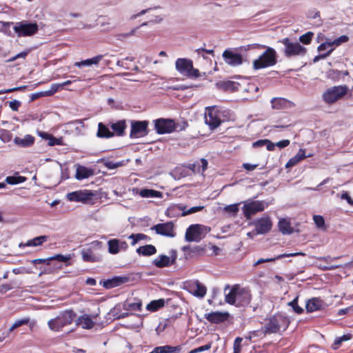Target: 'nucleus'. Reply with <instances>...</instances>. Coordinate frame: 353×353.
<instances>
[{
  "label": "nucleus",
  "instance_id": "nucleus-1",
  "mask_svg": "<svg viewBox=\"0 0 353 353\" xmlns=\"http://www.w3.org/2000/svg\"><path fill=\"white\" fill-rule=\"evenodd\" d=\"M290 323V321L287 316L281 313H277L268 319L261 330L254 332L253 334H263L266 335L268 334L279 333L285 331L288 327Z\"/></svg>",
  "mask_w": 353,
  "mask_h": 353
},
{
  "label": "nucleus",
  "instance_id": "nucleus-2",
  "mask_svg": "<svg viewBox=\"0 0 353 353\" xmlns=\"http://www.w3.org/2000/svg\"><path fill=\"white\" fill-rule=\"evenodd\" d=\"M77 317V314L72 309L65 310L55 318L48 321L49 328L54 332H60L65 326L71 325Z\"/></svg>",
  "mask_w": 353,
  "mask_h": 353
},
{
  "label": "nucleus",
  "instance_id": "nucleus-3",
  "mask_svg": "<svg viewBox=\"0 0 353 353\" xmlns=\"http://www.w3.org/2000/svg\"><path fill=\"white\" fill-rule=\"evenodd\" d=\"M349 88L346 85H334L326 89L322 94L323 101L332 105L343 99L348 94Z\"/></svg>",
  "mask_w": 353,
  "mask_h": 353
},
{
  "label": "nucleus",
  "instance_id": "nucleus-4",
  "mask_svg": "<svg viewBox=\"0 0 353 353\" xmlns=\"http://www.w3.org/2000/svg\"><path fill=\"white\" fill-rule=\"evenodd\" d=\"M277 63L276 52L270 47H266L265 51L253 61V68L259 70L273 66Z\"/></svg>",
  "mask_w": 353,
  "mask_h": 353
},
{
  "label": "nucleus",
  "instance_id": "nucleus-5",
  "mask_svg": "<svg viewBox=\"0 0 353 353\" xmlns=\"http://www.w3.org/2000/svg\"><path fill=\"white\" fill-rule=\"evenodd\" d=\"M279 42L284 45L283 54L285 57H303L307 52V49L298 42H293L290 38L286 37Z\"/></svg>",
  "mask_w": 353,
  "mask_h": 353
},
{
  "label": "nucleus",
  "instance_id": "nucleus-6",
  "mask_svg": "<svg viewBox=\"0 0 353 353\" xmlns=\"http://www.w3.org/2000/svg\"><path fill=\"white\" fill-rule=\"evenodd\" d=\"M154 130L159 134H169L176 130L177 125L172 119L159 118L154 120Z\"/></svg>",
  "mask_w": 353,
  "mask_h": 353
},
{
  "label": "nucleus",
  "instance_id": "nucleus-7",
  "mask_svg": "<svg viewBox=\"0 0 353 353\" xmlns=\"http://www.w3.org/2000/svg\"><path fill=\"white\" fill-rule=\"evenodd\" d=\"M14 30L18 37H30L38 32L39 26L37 23L22 21L16 23L14 26Z\"/></svg>",
  "mask_w": 353,
  "mask_h": 353
},
{
  "label": "nucleus",
  "instance_id": "nucleus-8",
  "mask_svg": "<svg viewBox=\"0 0 353 353\" xmlns=\"http://www.w3.org/2000/svg\"><path fill=\"white\" fill-rule=\"evenodd\" d=\"M131 129L130 132V137L131 139L144 137L149 133V122L148 121H130Z\"/></svg>",
  "mask_w": 353,
  "mask_h": 353
},
{
  "label": "nucleus",
  "instance_id": "nucleus-9",
  "mask_svg": "<svg viewBox=\"0 0 353 353\" xmlns=\"http://www.w3.org/2000/svg\"><path fill=\"white\" fill-rule=\"evenodd\" d=\"M265 209V203L262 201H244V216L250 219L252 215L263 212Z\"/></svg>",
  "mask_w": 353,
  "mask_h": 353
},
{
  "label": "nucleus",
  "instance_id": "nucleus-10",
  "mask_svg": "<svg viewBox=\"0 0 353 353\" xmlns=\"http://www.w3.org/2000/svg\"><path fill=\"white\" fill-rule=\"evenodd\" d=\"M95 194L89 190H77L67 194V199L70 201L87 203L93 199Z\"/></svg>",
  "mask_w": 353,
  "mask_h": 353
},
{
  "label": "nucleus",
  "instance_id": "nucleus-11",
  "mask_svg": "<svg viewBox=\"0 0 353 353\" xmlns=\"http://www.w3.org/2000/svg\"><path fill=\"white\" fill-rule=\"evenodd\" d=\"M205 123L211 130L219 127L222 121L220 117L219 111L215 107L209 108L205 114Z\"/></svg>",
  "mask_w": 353,
  "mask_h": 353
},
{
  "label": "nucleus",
  "instance_id": "nucleus-12",
  "mask_svg": "<svg viewBox=\"0 0 353 353\" xmlns=\"http://www.w3.org/2000/svg\"><path fill=\"white\" fill-rule=\"evenodd\" d=\"M204 226L199 224L191 225L185 232V239L187 241H199L202 238V232Z\"/></svg>",
  "mask_w": 353,
  "mask_h": 353
},
{
  "label": "nucleus",
  "instance_id": "nucleus-13",
  "mask_svg": "<svg viewBox=\"0 0 353 353\" xmlns=\"http://www.w3.org/2000/svg\"><path fill=\"white\" fill-rule=\"evenodd\" d=\"M224 61L232 66L241 65L243 63V57L240 53L235 52L232 49H226L223 52Z\"/></svg>",
  "mask_w": 353,
  "mask_h": 353
},
{
  "label": "nucleus",
  "instance_id": "nucleus-14",
  "mask_svg": "<svg viewBox=\"0 0 353 353\" xmlns=\"http://www.w3.org/2000/svg\"><path fill=\"white\" fill-rule=\"evenodd\" d=\"M185 288L191 294L196 297L203 298L207 292L206 287L199 281L187 282Z\"/></svg>",
  "mask_w": 353,
  "mask_h": 353
},
{
  "label": "nucleus",
  "instance_id": "nucleus-15",
  "mask_svg": "<svg viewBox=\"0 0 353 353\" xmlns=\"http://www.w3.org/2000/svg\"><path fill=\"white\" fill-rule=\"evenodd\" d=\"M174 227V223L172 221H168L163 223H158L154 225L151 229L155 230L157 234L174 237L176 234Z\"/></svg>",
  "mask_w": 353,
  "mask_h": 353
},
{
  "label": "nucleus",
  "instance_id": "nucleus-16",
  "mask_svg": "<svg viewBox=\"0 0 353 353\" xmlns=\"http://www.w3.org/2000/svg\"><path fill=\"white\" fill-rule=\"evenodd\" d=\"M234 79H241V77L240 76L232 77L230 80L221 81L218 82L216 85L219 89L225 92H234L239 90L241 86V83L233 80Z\"/></svg>",
  "mask_w": 353,
  "mask_h": 353
},
{
  "label": "nucleus",
  "instance_id": "nucleus-17",
  "mask_svg": "<svg viewBox=\"0 0 353 353\" xmlns=\"http://www.w3.org/2000/svg\"><path fill=\"white\" fill-rule=\"evenodd\" d=\"M256 234H265L270 231L272 227V223L269 216H263L254 223Z\"/></svg>",
  "mask_w": 353,
  "mask_h": 353
},
{
  "label": "nucleus",
  "instance_id": "nucleus-18",
  "mask_svg": "<svg viewBox=\"0 0 353 353\" xmlns=\"http://www.w3.org/2000/svg\"><path fill=\"white\" fill-rule=\"evenodd\" d=\"M205 318L211 323H221L228 320V314L221 312H212L205 314Z\"/></svg>",
  "mask_w": 353,
  "mask_h": 353
},
{
  "label": "nucleus",
  "instance_id": "nucleus-19",
  "mask_svg": "<svg viewBox=\"0 0 353 353\" xmlns=\"http://www.w3.org/2000/svg\"><path fill=\"white\" fill-rule=\"evenodd\" d=\"M110 127L112 130V132L114 133V136L123 137L125 135L127 124L125 120H119L110 123Z\"/></svg>",
  "mask_w": 353,
  "mask_h": 353
},
{
  "label": "nucleus",
  "instance_id": "nucleus-20",
  "mask_svg": "<svg viewBox=\"0 0 353 353\" xmlns=\"http://www.w3.org/2000/svg\"><path fill=\"white\" fill-rule=\"evenodd\" d=\"M129 281L128 276H114L111 279H108L104 281L103 286L107 289H111L121 284L125 283Z\"/></svg>",
  "mask_w": 353,
  "mask_h": 353
},
{
  "label": "nucleus",
  "instance_id": "nucleus-21",
  "mask_svg": "<svg viewBox=\"0 0 353 353\" xmlns=\"http://www.w3.org/2000/svg\"><path fill=\"white\" fill-rule=\"evenodd\" d=\"M192 61L190 59L179 58L176 61V69L181 74H186L190 68H192Z\"/></svg>",
  "mask_w": 353,
  "mask_h": 353
},
{
  "label": "nucleus",
  "instance_id": "nucleus-22",
  "mask_svg": "<svg viewBox=\"0 0 353 353\" xmlns=\"http://www.w3.org/2000/svg\"><path fill=\"white\" fill-rule=\"evenodd\" d=\"M307 157L305 154V150L303 148H300L298 153L290 158L289 161L285 164V168H291L296 165H297L299 162L303 161Z\"/></svg>",
  "mask_w": 353,
  "mask_h": 353
},
{
  "label": "nucleus",
  "instance_id": "nucleus-23",
  "mask_svg": "<svg viewBox=\"0 0 353 353\" xmlns=\"http://www.w3.org/2000/svg\"><path fill=\"white\" fill-rule=\"evenodd\" d=\"M48 236L46 235L39 236L35 237L32 239L28 240L26 243H20L19 244V247L21 248H23L25 247H36L39 245H41L43 243L47 241Z\"/></svg>",
  "mask_w": 353,
  "mask_h": 353
},
{
  "label": "nucleus",
  "instance_id": "nucleus-24",
  "mask_svg": "<svg viewBox=\"0 0 353 353\" xmlns=\"http://www.w3.org/2000/svg\"><path fill=\"white\" fill-rule=\"evenodd\" d=\"M75 322L77 325L81 326L83 329H91L94 325V322L88 314L80 316Z\"/></svg>",
  "mask_w": 353,
  "mask_h": 353
},
{
  "label": "nucleus",
  "instance_id": "nucleus-25",
  "mask_svg": "<svg viewBox=\"0 0 353 353\" xmlns=\"http://www.w3.org/2000/svg\"><path fill=\"white\" fill-rule=\"evenodd\" d=\"M272 107L276 110H283L291 107L293 103L284 98H274L271 101Z\"/></svg>",
  "mask_w": 353,
  "mask_h": 353
},
{
  "label": "nucleus",
  "instance_id": "nucleus-26",
  "mask_svg": "<svg viewBox=\"0 0 353 353\" xmlns=\"http://www.w3.org/2000/svg\"><path fill=\"white\" fill-rule=\"evenodd\" d=\"M94 175V170L92 168H88L83 165H78L76 170L75 177L78 180L88 179Z\"/></svg>",
  "mask_w": 353,
  "mask_h": 353
},
{
  "label": "nucleus",
  "instance_id": "nucleus-27",
  "mask_svg": "<svg viewBox=\"0 0 353 353\" xmlns=\"http://www.w3.org/2000/svg\"><path fill=\"white\" fill-rule=\"evenodd\" d=\"M97 137L101 139H110L114 137V133L103 123H98Z\"/></svg>",
  "mask_w": 353,
  "mask_h": 353
},
{
  "label": "nucleus",
  "instance_id": "nucleus-28",
  "mask_svg": "<svg viewBox=\"0 0 353 353\" xmlns=\"http://www.w3.org/2000/svg\"><path fill=\"white\" fill-rule=\"evenodd\" d=\"M347 70L341 71L336 69L330 70L327 72V78L333 81L334 82L339 81L341 79H343L345 76L349 75Z\"/></svg>",
  "mask_w": 353,
  "mask_h": 353
},
{
  "label": "nucleus",
  "instance_id": "nucleus-29",
  "mask_svg": "<svg viewBox=\"0 0 353 353\" xmlns=\"http://www.w3.org/2000/svg\"><path fill=\"white\" fill-rule=\"evenodd\" d=\"M322 303L323 301L320 298H312L307 301L305 308L308 312H312L320 310Z\"/></svg>",
  "mask_w": 353,
  "mask_h": 353
},
{
  "label": "nucleus",
  "instance_id": "nucleus-30",
  "mask_svg": "<svg viewBox=\"0 0 353 353\" xmlns=\"http://www.w3.org/2000/svg\"><path fill=\"white\" fill-rule=\"evenodd\" d=\"M103 58V55L100 54L94 57L91 59H88L85 60H83L81 61L75 62L74 65L79 68H81L83 66H90L92 65H98Z\"/></svg>",
  "mask_w": 353,
  "mask_h": 353
},
{
  "label": "nucleus",
  "instance_id": "nucleus-31",
  "mask_svg": "<svg viewBox=\"0 0 353 353\" xmlns=\"http://www.w3.org/2000/svg\"><path fill=\"white\" fill-rule=\"evenodd\" d=\"M137 252L139 255L149 256L157 253V249L154 245L148 244L140 246L137 249Z\"/></svg>",
  "mask_w": 353,
  "mask_h": 353
},
{
  "label": "nucleus",
  "instance_id": "nucleus-32",
  "mask_svg": "<svg viewBox=\"0 0 353 353\" xmlns=\"http://www.w3.org/2000/svg\"><path fill=\"white\" fill-rule=\"evenodd\" d=\"M152 263L159 268L168 267L170 265V258L166 255L161 254L155 259Z\"/></svg>",
  "mask_w": 353,
  "mask_h": 353
},
{
  "label": "nucleus",
  "instance_id": "nucleus-33",
  "mask_svg": "<svg viewBox=\"0 0 353 353\" xmlns=\"http://www.w3.org/2000/svg\"><path fill=\"white\" fill-rule=\"evenodd\" d=\"M278 226L280 232L283 234H290L293 232V228L291 226L290 221L285 219H281L278 223Z\"/></svg>",
  "mask_w": 353,
  "mask_h": 353
},
{
  "label": "nucleus",
  "instance_id": "nucleus-34",
  "mask_svg": "<svg viewBox=\"0 0 353 353\" xmlns=\"http://www.w3.org/2000/svg\"><path fill=\"white\" fill-rule=\"evenodd\" d=\"M165 303V301L164 299L154 300L147 305L146 309L150 312H156L164 307Z\"/></svg>",
  "mask_w": 353,
  "mask_h": 353
},
{
  "label": "nucleus",
  "instance_id": "nucleus-35",
  "mask_svg": "<svg viewBox=\"0 0 353 353\" xmlns=\"http://www.w3.org/2000/svg\"><path fill=\"white\" fill-rule=\"evenodd\" d=\"M140 196L144 198H161L162 192L150 189H142L139 193Z\"/></svg>",
  "mask_w": 353,
  "mask_h": 353
},
{
  "label": "nucleus",
  "instance_id": "nucleus-36",
  "mask_svg": "<svg viewBox=\"0 0 353 353\" xmlns=\"http://www.w3.org/2000/svg\"><path fill=\"white\" fill-rule=\"evenodd\" d=\"M108 252L112 254H117L120 252V241L117 239H110L108 241Z\"/></svg>",
  "mask_w": 353,
  "mask_h": 353
},
{
  "label": "nucleus",
  "instance_id": "nucleus-37",
  "mask_svg": "<svg viewBox=\"0 0 353 353\" xmlns=\"http://www.w3.org/2000/svg\"><path fill=\"white\" fill-rule=\"evenodd\" d=\"M298 255H305L304 253L303 252H296V253H289V254H280L278 256H276V258L274 259H259L256 263H255V265H257L259 264H261L262 263H265V262H270V261H275L276 259H283L284 257H289V256H298Z\"/></svg>",
  "mask_w": 353,
  "mask_h": 353
},
{
  "label": "nucleus",
  "instance_id": "nucleus-38",
  "mask_svg": "<svg viewBox=\"0 0 353 353\" xmlns=\"http://www.w3.org/2000/svg\"><path fill=\"white\" fill-rule=\"evenodd\" d=\"M15 142L23 147H29L34 142V137L32 135L27 134L23 139L16 138Z\"/></svg>",
  "mask_w": 353,
  "mask_h": 353
},
{
  "label": "nucleus",
  "instance_id": "nucleus-39",
  "mask_svg": "<svg viewBox=\"0 0 353 353\" xmlns=\"http://www.w3.org/2000/svg\"><path fill=\"white\" fill-rule=\"evenodd\" d=\"M238 286L234 285L228 294H225V301L230 304H234L236 296L238 293Z\"/></svg>",
  "mask_w": 353,
  "mask_h": 353
},
{
  "label": "nucleus",
  "instance_id": "nucleus-40",
  "mask_svg": "<svg viewBox=\"0 0 353 353\" xmlns=\"http://www.w3.org/2000/svg\"><path fill=\"white\" fill-rule=\"evenodd\" d=\"M182 250L185 253L190 255V256H193L196 254H199L201 252L204 251L203 248H200L199 246L190 247V246H184Z\"/></svg>",
  "mask_w": 353,
  "mask_h": 353
},
{
  "label": "nucleus",
  "instance_id": "nucleus-41",
  "mask_svg": "<svg viewBox=\"0 0 353 353\" xmlns=\"http://www.w3.org/2000/svg\"><path fill=\"white\" fill-rule=\"evenodd\" d=\"M26 178L22 176H9L6 178V182L10 185H16L23 183Z\"/></svg>",
  "mask_w": 353,
  "mask_h": 353
},
{
  "label": "nucleus",
  "instance_id": "nucleus-42",
  "mask_svg": "<svg viewBox=\"0 0 353 353\" xmlns=\"http://www.w3.org/2000/svg\"><path fill=\"white\" fill-rule=\"evenodd\" d=\"M82 259L85 262H94L95 256L91 249L88 248L81 251Z\"/></svg>",
  "mask_w": 353,
  "mask_h": 353
},
{
  "label": "nucleus",
  "instance_id": "nucleus-43",
  "mask_svg": "<svg viewBox=\"0 0 353 353\" xmlns=\"http://www.w3.org/2000/svg\"><path fill=\"white\" fill-rule=\"evenodd\" d=\"M351 334H344L341 337H338L334 340V343L332 344V348L334 350H336L341 345L343 341H348L351 339Z\"/></svg>",
  "mask_w": 353,
  "mask_h": 353
},
{
  "label": "nucleus",
  "instance_id": "nucleus-44",
  "mask_svg": "<svg viewBox=\"0 0 353 353\" xmlns=\"http://www.w3.org/2000/svg\"><path fill=\"white\" fill-rule=\"evenodd\" d=\"M30 323V318L26 317L21 319L17 320L14 324L10 327L9 332H12L14 329Z\"/></svg>",
  "mask_w": 353,
  "mask_h": 353
},
{
  "label": "nucleus",
  "instance_id": "nucleus-45",
  "mask_svg": "<svg viewBox=\"0 0 353 353\" xmlns=\"http://www.w3.org/2000/svg\"><path fill=\"white\" fill-rule=\"evenodd\" d=\"M299 296H296L292 301L288 303V305L293 308L296 314H301L303 312V309L298 305Z\"/></svg>",
  "mask_w": 353,
  "mask_h": 353
},
{
  "label": "nucleus",
  "instance_id": "nucleus-46",
  "mask_svg": "<svg viewBox=\"0 0 353 353\" xmlns=\"http://www.w3.org/2000/svg\"><path fill=\"white\" fill-rule=\"evenodd\" d=\"M129 239H132L131 245H134L138 241H139L141 240L149 239V237L144 234L139 233V234H132L129 236Z\"/></svg>",
  "mask_w": 353,
  "mask_h": 353
},
{
  "label": "nucleus",
  "instance_id": "nucleus-47",
  "mask_svg": "<svg viewBox=\"0 0 353 353\" xmlns=\"http://www.w3.org/2000/svg\"><path fill=\"white\" fill-rule=\"evenodd\" d=\"M170 322L171 321L169 319H166L161 321L156 328L157 334H160L161 332H163L166 329V327L170 325Z\"/></svg>",
  "mask_w": 353,
  "mask_h": 353
},
{
  "label": "nucleus",
  "instance_id": "nucleus-48",
  "mask_svg": "<svg viewBox=\"0 0 353 353\" xmlns=\"http://www.w3.org/2000/svg\"><path fill=\"white\" fill-rule=\"evenodd\" d=\"M313 35V32H307L305 34L300 36L299 41L305 45H308L311 43Z\"/></svg>",
  "mask_w": 353,
  "mask_h": 353
},
{
  "label": "nucleus",
  "instance_id": "nucleus-49",
  "mask_svg": "<svg viewBox=\"0 0 353 353\" xmlns=\"http://www.w3.org/2000/svg\"><path fill=\"white\" fill-rule=\"evenodd\" d=\"M203 208H204L203 206H194V207H192L190 209L185 210V207H183V208H181V210L183 211L182 216H187L190 214H193V213L199 212V211L202 210Z\"/></svg>",
  "mask_w": 353,
  "mask_h": 353
},
{
  "label": "nucleus",
  "instance_id": "nucleus-50",
  "mask_svg": "<svg viewBox=\"0 0 353 353\" xmlns=\"http://www.w3.org/2000/svg\"><path fill=\"white\" fill-rule=\"evenodd\" d=\"M50 259L52 260H57L60 262H64L66 263L68 261L71 259V256L70 254L68 255H62L61 254H57L54 256H52L50 258Z\"/></svg>",
  "mask_w": 353,
  "mask_h": 353
},
{
  "label": "nucleus",
  "instance_id": "nucleus-51",
  "mask_svg": "<svg viewBox=\"0 0 353 353\" xmlns=\"http://www.w3.org/2000/svg\"><path fill=\"white\" fill-rule=\"evenodd\" d=\"M48 145L50 146H54V145H62L63 143V138H56L52 134L51 135L50 140L48 141Z\"/></svg>",
  "mask_w": 353,
  "mask_h": 353
},
{
  "label": "nucleus",
  "instance_id": "nucleus-52",
  "mask_svg": "<svg viewBox=\"0 0 353 353\" xmlns=\"http://www.w3.org/2000/svg\"><path fill=\"white\" fill-rule=\"evenodd\" d=\"M243 339L241 337H236L234 342V352L233 353H240L241 350V342Z\"/></svg>",
  "mask_w": 353,
  "mask_h": 353
},
{
  "label": "nucleus",
  "instance_id": "nucleus-53",
  "mask_svg": "<svg viewBox=\"0 0 353 353\" xmlns=\"http://www.w3.org/2000/svg\"><path fill=\"white\" fill-rule=\"evenodd\" d=\"M259 91L258 86L253 83L248 82L245 88H244V92L248 93H256Z\"/></svg>",
  "mask_w": 353,
  "mask_h": 353
},
{
  "label": "nucleus",
  "instance_id": "nucleus-54",
  "mask_svg": "<svg viewBox=\"0 0 353 353\" xmlns=\"http://www.w3.org/2000/svg\"><path fill=\"white\" fill-rule=\"evenodd\" d=\"M212 347V345L210 343H207L204 345L200 346L199 347L194 348L190 351L188 353H199L203 351L209 350Z\"/></svg>",
  "mask_w": 353,
  "mask_h": 353
},
{
  "label": "nucleus",
  "instance_id": "nucleus-55",
  "mask_svg": "<svg viewBox=\"0 0 353 353\" xmlns=\"http://www.w3.org/2000/svg\"><path fill=\"white\" fill-rule=\"evenodd\" d=\"M331 48H334L333 44H332V42H324L322 43L321 45L318 47V51L321 52L323 51H327Z\"/></svg>",
  "mask_w": 353,
  "mask_h": 353
},
{
  "label": "nucleus",
  "instance_id": "nucleus-56",
  "mask_svg": "<svg viewBox=\"0 0 353 353\" xmlns=\"http://www.w3.org/2000/svg\"><path fill=\"white\" fill-rule=\"evenodd\" d=\"M123 164V162L121 161H119V162H114L112 161H107L106 162H105L104 163V165L108 168V169H115V168H117L120 166H122Z\"/></svg>",
  "mask_w": 353,
  "mask_h": 353
},
{
  "label": "nucleus",
  "instance_id": "nucleus-57",
  "mask_svg": "<svg viewBox=\"0 0 353 353\" xmlns=\"http://www.w3.org/2000/svg\"><path fill=\"white\" fill-rule=\"evenodd\" d=\"M349 40V38L346 35H342L337 39H334L333 41H332V44L333 46H338L341 45L343 43L347 42Z\"/></svg>",
  "mask_w": 353,
  "mask_h": 353
},
{
  "label": "nucleus",
  "instance_id": "nucleus-58",
  "mask_svg": "<svg viewBox=\"0 0 353 353\" xmlns=\"http://www.w3.org/2000/svg\"><path fill=\"white\" fill-rule=\"evenodd\" d=\"M189 77L198 78L200 77V72L198 69L194 68L193 64L192 65V68H190L188 72L185 74Z\"/></svg>",
  "mask_w": 353,
  "mask_h": 353
},
{
  "label": "nucleus",
  "instance_id": "nucleus-59",
  "mask_svg": "<svg viewBox=\"0 0 353 353\" xmlns=\"http://www.w3.org/2000/svg\"><path fill=\"white\" fill-rule=\"evenodd\" d=\"M320 12L319 11H311L308 14V17L313 19H318V25H321L322 23V21L320 18Z\"/></svg>",
  "mask_w": 353,
  "mask_h": 353
},
{
  "label": "nucleus",
  "instance_id": "nucleus-60",
  "mask_svg": "<svg viewBox=\"0 0 353 353\" xmlns=\"http://www.w3.org/2000/svg\"><path fill=\"white\" fill-rule=\"evenodd\" d=\"M313 219H314V221L315 224L319 228L323 227L324 225V224H325L324 219L321 215H314L313 216Z\"/></svg>",
  "mask_w": 353,
  "mask_h": 353
},
{
  "label": "nucleus",
  "instance_id": "nucleus-61",
  "mask_svg": "<svg viewBox=\"0 0 353 353\" xmlns=\"http://www.w3.org/2000/svg\"><path fill=\"white\" fill-rule=\"evenodd\" d=\"M266 46L259 44V43H253V44H249L246 46H244V51L250 50L251 49H264Z\"/></svg>",
  "mask_w": 353,
  "mask_h": 353
},
{
  "label": "nucleus",
  "instance_id": "nucleus-62",
  "mask_svg": "<svg viewBox=\"0 0 353 353\" xmlns=\"http://www.w3.org/2000/svg\"><path fill=\"white\" fill-rule=\"evenodd\" d=\"M198 165L199 167L201 166V169H200V168H199L198 172H204L208 168V163L205 159H201L200 160V163H198Z\"/></svg>",
  "mask_w": 353,
  "mask_h": 353
},
{
  "label": "nucleus",
  "instance_id": "nucleus-63",
  "mask_svg": "<svg viewBox=\"0 0 353 353\" xmlns=\"http://www.w3.org/2000/svg\"><path fill=\"white\" fill-rule=\"evenodd\" d=\"M20 106H21V102L17 100H13V101H9V107L13 111H18Z\"/></svg>",
  "mask_w": 353,
  "mask_h": 353
},
{
  "label": "nucleus",
  "instance_id": "nucleus-64",
  "mask_svg": "<svg viewBox=\"0 0 353 353\" xmlns=\"http://www.w3.org/2000/svg\"><path fill=\"white\" fill-rule=\"evenodd\" d=\"M225 210L228 212H232L233 214L236 213L239 211V208L237 204H233L228 205L225 208Z\"/></svg>",
  "mask_w": 353,
  "mask_h": 353
}]
</instances>
